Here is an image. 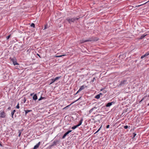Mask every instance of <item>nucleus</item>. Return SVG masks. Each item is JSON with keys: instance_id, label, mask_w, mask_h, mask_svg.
<instances>
[{"instance_id": "obj_2", "label": "nucleus", "mask_w": 149, "mask_h": 149, "mask_svg": "<svg viewBox=\"0 0 149 149\" xmlns=\"http://www.w3.org/2000/svg\"><path fill=\"white\" fill-rule=\"evenodd\" d=\"M61 77V76L57 77L54 79H51V80H50V81H51V82L50 84H52L56 80L59 79Z\"/></svg>"}, {"instance_id": "obj_45", "label": "nucleus", "mask_w": 149, "mask_h": 149, "mask_svg": "<svg viewBox=\"0 0 149 149\" xmlns=\"http://www.w3.org/2000/svg\"><path fill=\"white\" fill-rule=\"evenodd\" d=\"M37 55L39 57H40V58L41 57L40 56V55L38 54H37Z\"/></svg>"}, {"instance_id": "obj_14", "label": "nucleus", "mask_w": 149, "mask_h": 149, "mask_svg": "<svg viewBox=\"0 0 149 149\" xmlns=\"http://www.w3.org/2000/svg\"><path fill=\"white\" fill-rule=\"evenodd\" d=\"M16 110H13L11 113V116L13 118V115L14 113L15 112Z\"/></svg>"}, {"instance_id": "obj_32", "label": "nucleus", "mask_w": 149, "mask_h": 149, "mask_svg": "<svg viewBox=\"0 0 149 149\" xmlns=\"http://www.w3.org/2000/svg\"><path fill=\"white\" fill-rule=\"evenodd\" d=\"M10 35H9L8 36H7L6 37L7 39H8L10 38Z\"/></svg>"}, {"instance_id": "obj_17", "label": "nucleus", "mask_w": 149, "mask_h": 149, "mask_svg": "<svg viewBox=\"0 0 149 149\" xmlns=\"http://www.w3.org/2000/svg\"><path fill=\"white\" fill-rule=\"evenodd\" d=\"M68 134L67 132H66L62 137V139H64L65 137Z\"/></svg>"}, {"instance_id": "obj_4", "label": "nucleus", "mask_w": 149, "mask_h": 149, "mask_svg": "<svg viewBox=\"0 0 149 149\" xmlns=\"http://www.w3.org/2000/svg\"><path fill=\"white\" fill-rule=\"evenodd\" d=\"M11 61H12L14 65H18V64L17 63L16 59L15 58H10Z\"/></svg>"}, {"instance_id": "obj_42", "label": "nucleus", "mask_w": 149, "mask_h": 149, "mask_svg": "<svg viewBox=\"0 0 149 149\" xmlns=\"http://www.w3.org/2000/svg\"><path fill=\"white\" fill-rule=\"evenodd\" d=\"M10 109H11V108L10 107H9L8 108V109H9V110H10Z\"/></svg>"}, {"instance_id": "obj_26", "label": "nucleus", "mask_w": 149, "mask_h": 149, "mask_svg": "<svg viewBox=\"0 0 149 149\" xmlns=\"http://www.w3.org/2000/svg\"><path fill=\"white\" fill-rule=\"evenodd\" d=\"M45 98L44 97H40L38 99L39 101H40L42 99H44Z\"/></svg>"}, {"instance_id": "obj_9", "label": "nucleus", "mask_w": 149, "mask_h": 149, "mask_svg": "<svg viewBox=\"0 0 149 149\" xmlns=\"http://www.w3.org/2000/svg\"><path fill=\"white\" fill-rule=\"evenodd\" d=\"M58 142V141H54L53 143H52V144L51 145H50V146H49V147H52L55 145H56V144Z\"/></svg>"}, {"instance_id": "obj_33", "label": "nucleus", "mask_w": 149, "mask_h": 149, "mask_svg": "<svg viewBox=\"0 0 149 149\" xmlns=\"http://www.w3.org/2000/svg\"><path fill=\"white\" fill-rule=\"evenodd\" d=\"M72 131V130H69V131H68V132H67L68 133V134L69 133L71 132Z\"/></svg>"}, {"instance_id": "obj_37", "label": "nucleus", "mask_w": 149, "mask_h": 149, "mask_svg": "<svg viewBox=\"0 0 149 149\" xmlns=\"http://www.w3.org/2000/svg\"><path fill=\"white\" fill-rule=\"evenodd\" d=\"M81 125V124H80L79 123V124L78 125H76V126H77V127H79V126Z\"/></svg>"}, {"instance_id": "obj_3", "label": "nucleus", "mask_w": 149, "mask_h": 149, "mask_svg": "<svg viewBox=\"0 0 149 149\" xmlns=\"http://www.w3.org/2000/svg\"><path fill=\"white\" fill-rule=\"evenodd\" d=\"M97 40L98 39L96 37H92L89 38L87 40V41H88V42H91L97 41Z\"/></svg>"}, {"instance_id": "obj_23", "label": "nucleus", "mask_w": 149, "mask_h": 149, "mask_svg": "<svg viewBox=\"0 0 149 149\" xmlns=\"http://www.w3.org/2000/svg\"><path fill=\"white\" fill-rule=\"evenodd\" d=\"M77 127V126H76V125H75V126L72 127V129L73 130H74Z\"/></svg>"}, {"instance_id": "obj_36", "label": "nucleus", "mask_w": 149, "mask_h": 149, "mask_svg": "<svg viewBox=\"0 0 149 149\" xmlns=\"http://www.w3.org/2000/svg\"><path fill=\"white\" fill-rule=\"evenodd\" d=\"M81 125V124H80L79 123V124L78 125H76V126H77V127H79V126Z\"/></svg>"}, {"instance_id": "obj_49", "label": "nucleus", "mask_w": 149, "mask_h": 149, "mask_svg": "<svg viewBox=\"0 0 149 149\" xmlns=\"http://www.w3.org/2000/svg\"><path fill=\"white\" fill-rule=\"evenodd\" d=\"M149 1H147V2H146V3H144V4H146V3H147L148 2H149Z\"/></svg>"}, {"instance_id": "obj_39", "label": "nucleus", "mask_w": 149, "mask_h": 149, "mask_svg": "<svg viewBox=\"0 0 149 149\" xmlns=\"http://www.w3.org/2000/svg\"><path fill=\"white\" fill-rule=\"evenodd\" d=\"M109 126H110V125H107V126L106 127V128H109Z\"/></svg>"}, {"instance_id": "obj_8", "label": "nucleus", "mask_w": 149, "mask_h": 149, "mask_svg": "<svg viewBox=\"0 0 149 149\" xmlns=\"http://www.w3.org/2000/svg\"><path fill=\"white\" fill-rule=\"evenodd\" d=\"M85 87L84 86V85H83V86L80 87L79 89L77 91V93H79L82 90H83L84 89Z\"/></svg>"}, {"instance_id": "obj_40", "label": "nucleus", "mask_w": 149, "mask_h": 149, "mask_svg": "<svg viewBox=\"0 0 149 149\" xmlns=\"http://www.w3.org/2000/svg\"><path fill=\"white\" fill-rule=\"evenodd\" d=\"M71 105V104H70V105H68V106H66V107H65L64 109H67V108L68 107H69L70 105Z\"/></svg>"}, {"instance_id": "obj_18", "label": "nucleus", "mask_w": 149, "mask_h": 149, "mask_svg": "<svg viewBox=\"0 0 149 149\" xmlns=\"http://www.w3.org/2000/svg\"><path fill=\"white\" fill-rule=\"evenodd\" d=\"M146 35H144V34H143L141 36V37L140 38H139L140 39H142L143 38L146 36Z\"/></svg>"}, {"instance_id": "obj_31", "label": "nucleus", "mask_w": 149, "mask_h": 149, "mask_svg": "<svg viewBox=\"0 0 149 149\" xmlns=\"http://www.w3.org/2000/svg\"><path fill=\"white\" fill-rule=\"evenodd\" d=\"M136 133H133V138L134 137L136 136Z\"/></svg>"}, {"instance_id": "obj_27", "label": "nucleus", "mask_w": 149, "mask_h": 149, "mask_svg": "<svg viewBox=\"0 0 149 149\" xmlns=\"http://www.w3.org/2000/svg\"><path fill=\"white\" fill-rule=\"evenodd\" d=\"M65 55H66L65 54V55H62L57 56H56V57H62V56H65Z\"/></svg>"}, {"instance_id": "obj_46", "label": "nucleus", "mask_w": 149, "mask_h": 149, "mask_svg": "<svg viewBox=\"0 0 149 149\" xmlns=\"http://www.w3.org/2000/svg\"><path fill=\"white\" fill-rule=\"evenodd\" d=\"M141 5H138V6H137V7H139V6H141Z\"/></svg>"}, {"instance_id": "obj_51", "label": "nucleus", "mask_w": 149, "mask_h": 149, "mask_svg": "<svg viewBox=\"0 0 149 149\" xmlns=\"http://www.w3.org/2000/svg\"><path fill=\"white\" fill-rule=\"evenodd\" d=\"M130 7H132V6H130Z\"/></svg>"}, {"instance_id": "obj_21", "label": "nucleus", "mask_w": 149, "mask_h": 149, "mask_svg": "<svg viewBox=\"0 0 149 149\" xmlns=\"http://www.w3.org/2000/svg\"><path fill=\"white\" fill-rule=\"evenodd\" d=\"M83 120V118H81V120L79 121V123H80V124L81 125V124H82V123Z\"/></svg>"}, {"instance_id": "obj_6", "label": "nucleus", "mask_w": 149, "mask_h": 149, "mask_svg": "<svg viewBox=\"0 0 149 149\" xmlns=\"http://www.w3.org/2000/svg\"><path fill=\"white\" fill-rule=\"evenodd\" d=\"M127 81L126 80H123L121 81L120 85L123 86L124 84H127Z\"/></svg>"}, {"instance_id": "obj_22", "label": "nucleus", "mask_w": 149, "mask_h": 149, "mask_svg": "<svg viewBox=\"0 0 149 149\" xmlns=\"http://www.w3.org/2000/svg\"><path fill=\"white\" fill-rule=\"evenodd\" d=\"M81 97H79L78 99H77V100H76L74 102H73V103H72L71 104H72L74 103L75 102H76L77 101H78V100H79L81 98Z\"/></svg>"}, {"instance_id": "obj_48", "label": "nucleus", "mask_w": 149, "mask_h": 149, "mask_svg": "<svg viewBox=\"0 0 149 149\" xmlns=\"http://www.w3.org/2000/svg\"><path fill=\"white\" fill-rule=\"evenodd\" d=\"M78 93H77V92L74 94L75 95H76Z\"/></svg>"}, {"instance_id": "obj_38", "label": "nucleus", "mask_w": 149, "mask_h": 149, "mask_svg": "<svg viewBox=\"0 0 149 149\" xmlns=\"http://www.w3.org/2000/svg\"><path fill=\"white\" fill-rule=\"evenodd\" d=\"M81 125V124H80L79 123V124L78 125H76V126H77V127H79V126Z\"/></svg>"}, {"instance_id": "obj_24", "label": "nucleus", "mask_w": 149, "mask_h": 149, "mask_svg": "<svg viewBox=\"0 0 149 149\" xmlns=\"http://www.w3.org/2000/svg\"><path fill=\"white\" fill-rule=\"evenodd\" d=\"M16 108L18 109H19V103H18L17 105L16 106Z\"/></svg>"}, {"instance_id": "obj_16", "label": "nucleus", "mask_w": 149, "mask_h": 149, "mask_svg": "<svg viewBox=\"0 0 149 149\" xmlns=\"http://www.w3.org/2000/svg\"><path fill=\"white\" fill-rule=\"evenodd\" d=\"M112 105V102H109L107 104L106 106L107 107H109Z\"/></svg>"}, {"instance_id": "obj_13", "label": "nucleus", "mask_w": 149, "mask_h": 149, "mask_svg": "<svg viewBox=\"0 0 149 149\" xmlns=\"http://www.w3.org/2000/svg\"><path fill=\"white\" fill-rule=\"evenodd\" d=\"M97 107H95L93 108H92V109H91L89 111V113H91L93 110L94 109H97Z\"/></svg>"}, {"instance_id": "obj_11", "label": "nucleus", "mask_w": 149, "mask_h": 149, "mask_svg": "<svg viewBox=\"0 0 149 149\" xmlns=\"http://www.w3.org/2000/svg\"><path fill=\"white\" fill-rule=\"evenodd\" d=\"M88 42V41H87V40H84L83 39H82L81 40H79V42L80 43H82Z\"/></svg>"}, {"instance_id": "obj_5", "label": "nucleus", "mask_w": 149, "mask_h": 149, "mask_svg": "<svg viewBox=\"0 0 149 149\" xmlns=\"http://www.w3.org/2000/svg\"><path fill=\"white\" fill-rule=\"evenodd\" d=\"M0 116L1 118H4L6 116V113L4 111H3L0 113Z\"/></svg>"}, {"instance_id": "obj_15", "label": "nucleus", "mask_w": 149, "mask_h": 149, "mask_svg": "<svg viewBox=\"0 0 149 149\" xmlns=\"http://www.w3.org/2000/svg\"><path fill=\"white\" fill-rule=\"evenodd\" d=\"M25 111V115L26 116V115L29 112H31L32 111V110H24Z\"/></svg>"}, {"instance_id": "obj_44", "label": "nucleus", "mask_w": 149, "mask_h": 149, "mask_svg": "<svg viewBox=\"0 0 149 149\" xmlns=\"http://www.w3.org/2000/svg\"><path fill=\"white\" fill-rule=\"evenodd\" d=\"M24 102H25L26 101V99L25 98L24 99Z\"/></svg>"}, {"instance_id": "obj_7", "label": "nucleus", "mask_w": 149, "mask_h": 149, "mask_svg": "<svg viewBox=\"0 0 149 149\" xmlns=\"http://www.w3.org/2000/svg\"><path fill=\"white\" fill-rule=\"evenodd\" d=\"M40 142H39L37 144H36V145L34 146L33 148V149H37L39 147V145H40Z\"/></svg>"}, {"instance_id": "obj_43", "label": "nucleus", "mask_w": 149, "mask_h": 149, "mask_svg": "<svg viewBox=\"0 0 149 149\" xmlns=\"http://www.w3.org/2000/svg\"><path fill=\"white\" fill-rule=\"evenodd\" d=\"M46 28H47V27H46V25H45V28L44 29H46Z\"/></svg>"}, {"instance_id": "obj_1", "label": "nucleus", "mask_w": 149, "mask_h": 149, "mask_svg": "<svg viewBox=\"0 0 149 149\" xmlns=\"http://www.w3.org/2000/svg\"><path fill=\"white\" fill-rule=\"evenodd\" d=\"M79 19V18L77 17H73L72 18L68 17L66 19V20L69 24H71L72 22H74V21L78 20Z\"/></svg>"}, {"instance_id": "obj_47", "label": "nucleus", "mask_w": 149, "mask_h": 149, "mask_svg": "<svg viewBox=\"0 0 149 149\" xmlns=\"http://www.w3.org/2000/svg\"><path fill=\"white\" fill-rule=\"evenodd\" d=\"M33 93H32V94H30V95L31 96H32L33 95Z\"/></svg>"}, {"instance_id": "obj_20", "label": "nucleus", "mask_w": 149, "mask_h": 149, "mask_svg": "<svg viewBox=\"0 0 149 149\" xmlns=\"http://www.w3.org/2000/svg\"><path fill=\"white\" fill-rule=\"evenodd\" d=\"M147 54H145L144 55H143L141 57V59H143V58L144 57L147 56L146 55Z\"/></svg>"}, {"instance_id": "obj_41", "label": "nucleus", "mask_w": 149, "mask_h": 149, "mask_svg": "<svg viewBox=\"0 0 149 149\" xmlns=\"http://www.w3.org/2000/svg\"><path fill=\"white\" fill-rule=\"evenodd\" d=\"M95 77H94V78H93V80L92 81L93 82V81H94V80H95Z\"/></svg>"}, {"instance_id": "obj_34", "label": "nucleus", "mask_w": 149, "mask_h": 149, "mask_svg": "<svg viewBox=\"0 0 149 149\" xmlns=\"http://www.w3.org/2000/svg\"><path fill=\"white\" fill-rule=\"evenodd\" d=\"M146 54H147L146 55L147 56H148V55H149V52H147V53H146Z\"/></svg>"}, {"instance_id": "obj_50", "label": "nucleus", "mask_w": 149, "mask_h": 149, "mask_svg": "<svg viewBox=\"0 0 149 149\" xmlns=\"http://www.w3.org/2000/svg\"><path fill=\"white\" fill-rule=\"evenodd\" d=\"M0 145L1 146H2V145L0 143Z\"/></svg>"}, {"instance_id": "obj_12", "label": "nucleus", "mask_w": 149, "mask_h": 149, "mask_svg": "<svg viewBox=\"0 0 149 149\" xmlns=\"http://www.w3.org/2000/svg\"><path fill=\"white\" fill-rule=\"evenodd\" d=\"M33 99L34 100H36L37 99L38 97L36 94L34 95L33 97Z\"/></svg>"}, {"instance_id": "obj_35", "label": "nucleus", "mask_w": 149, "mask_h": 149, "mask_svg": "<svg viewBox=\"0 0 149 149\" xmlns=\"http://www.w3.org/2000/svg\"><path fill=\"white\" fill-rule=\"evenodd\" d=\"M146 54H147L146 55L147 56H148V55H149V52H147V53H146Z\"/></svg>"}, {"instance_id": "obj_10", "label": "nucleus", "mask_w": 149, "mask_h": 149, "mask_svg": "<svg viewBox=\"0 0 149 149\" xmlns=\"http://www.w3.org/2000/svg\"><path fill=\"white\" fill-rule=\"evenodd\" d=\"M102 95V93H100L99 94L96 95L95 97V98L99 99L100 98V95Z\"/></svg>"}, {"instance_id": "obj_19", "label": "nucleus", "mask_w": 149, "mask_h": 149, "mask_svg": "<svg viewBox=\"0 0 149 149\" xmlns=\"http://www.w3.org/2000/svg\"><path fill=\"white\" fill-rule=\"evenodd\" d=\"M22 131V130H19V132H18V133H19L18 136L20 137V136Z\"/></svg>"}, {"instance_id": "obj_25", "label": "nucleus", "mask_w": 149, "mask_h": 149, "mask_svg": "<svg viewBox=\"0 0 149 149\" xmlns=\"http://www.w3.org/2000/svg\"><path fill=\"white\" fill-rule=\"evenodd\" d=\"M35 25L33 23H32L31 25V27H35Z\"/></svg>"}, {"instance_id": "obj_30", "label": "nucleus", "mask_w": 149, "mask_h": 149, "mask_svg": "<svg viewBox=\"0 0 149 149\" xmlns=\"http://www.w3.org/2000/svg\"><path fill=\"white\" fill-rule=\"evenodd\" d=\"M128 126L127 125H125V126L124 127V128L125 129H127V128H128Z\"/></svg>"}, {"instance_id": "obj_29", "label": "nucleus", "mask_w": 149, "mask_h": 149, "mask_svg": "<svg viewBox=\"0 0 149 149\" xmlns=\"http://www.w3.org/2000/svg\"><path fill=\"white\" fill-rule=\"evenodd\" d=\"M145 99V97H143L142 99H141V100L139 102V103H140L142 101H143Z\"/></svg>"}, {"instance_id": "obj_28", "label": "nucleus", "mask_w": 149, "mask_h": 149, "mask_svg": "<svg viewBox=\"0 0 149 149\" xmlns=\"http://www.w3.org/2000/svg\"><path fill=\"white\" fill-rule=\"evenodd\" d=\"M101 127H100L99 128V129H98V130H97V131H96V132L95 133V134H96V133H97V132H98L100 130V128H101Z\"/></svg>"}]
</instances>
